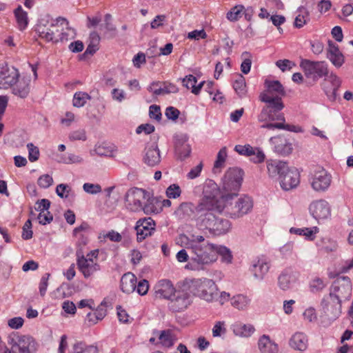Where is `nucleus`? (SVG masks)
<instances>
[{"label": "nucleus", "instance_id": "26", "mask_svg": "<svg viewBox=\"0 0 353 353\" xmlns=\"http://www.w3.org/2000/svg\"><path fill=\"white\" fill-rule=\"evenodd\" d=\"M270 141L274 145V151L279 154L288 155L293 150L292 143L283 137H271Z\"/></svg>", "mask_w": 353, "mask_h": 353}, {"label": "nucleus", "instance_id": "5", "mask_svg": "<svg viewBox=\"0 0 353 353\" xmlns=\"http://www.w3.org/2000/svg\"><path fill=\"white\" fill-rule=\"evenodd\" d=\"M214 248L213 243H201L199 246L193 245L191 248H188L192 255L187 267L192 270H199L203 265L214 262Z\"/></svg>", "mask_w": 353, "mask_h": 353}, {"label": "nucleus", "instance_id": "41", "mask_svg": "<svg viewBox=\"0 0 353 353\" xmlns=\"http://www.w3.org/2000/svg\"><path fill=\"white\" fill-rule=\"evenodd\" d=\"M30 92V80L23 79L12 88V93L21 98H26Z\"/></svg>", "mask_w": 353, "mask_h": 353}, {"label": "nucleus", "instance_id": "49", "mask_svg": "<svg viewBox=\"0 0 353 353\" xmlns=\"http://www.w3.org/2000/svg\"><path fill=\"white\" fill-rule=\"evenodd\" d=\"M233 88L240 97L245 94V80L243 75L238 74L236 79L234 82Z\"/></svg>", "mask_w": 353, "mask_h": 353}, {"label": "nucleus", "instance_id": "58", "mask_svg": "<svg viewBox=\"0 0 353 353\" xmlns=\"http://www.w3.org/2000/svg\"><path fill=\"white\" fill-rule=\"evenodd\" d=\"M70 191L71 188L68 184L65 183H61L58 185L56 188V193L59 197L62 199L68 198Z\"/></svg>", "mask_w": 353, "mask_h": 353}, {"label": "nucleus", "instance_id": "4", "mask_svg": "<svg viewBox=\"0 0 353 353\" xmlns=\"http://www.w3.org/2000/svg\"><path fill=\"white\" fill-rule=\"evenodd\" d=\"M188 286L194 296L208 302H212L219 297L217 286L212 279H194L190 280Z\"/></svg>", "mask_w": 353, "mask_h": 353}, {"label": "nucleus", "instance_id": "47", "mask_svg": "<svg viewBox=\"0 0 353 353\" xmlns=\"http://www.w3.org/2000/svg\"><path fill=\"white\" fill-rule=\"evenodd\" d=\"M299 12L300 13L295 18L294 26L301 28L309 20V12L303 7H300Z\"/></svg>", "mask_w": 353, "mask_h": 353}, {"label": "nucleus", "instance_id": "40", "mask_svg": "<svg viewBox=\"0 0 353 353\" xmlns=\"http://www.w3.org/2000/svg\"><path fill=\"white\" fill-rule=\"evenodd\" d=\"M142 210L146 214H158L161 212V201L156 198L148 199Z\"/></svg>", "mask_w": 353, "mask_h": 353}, {"label": "nucleus", "instance_id": "18", "mask_svg": "<svg viewBox=\"0 0 353 353\" xmlns=\"http://www.w3.org/2000/svg\"><path fill=\"white\" fill-rule=\"evenodd\" d=\"M11 341L12 347H17L20 353H34L37 350L35 341L31 336L14 334Z\"/></svg>", "mask_w": 353, "mask_h": 353}, {"label": "nucleus", "instance_id": "11", "mask_svg": "<svg viewBox=\"0 0 353 353\" xmlns=\"http://www.w3.org/2000/svg\"><path fill=\"white\" fill-rule=\"evenodd\" d=\"M169 300L168 307L170 310L175 312L183 311L192 302L190 294L184 290H177Z\"/></svg>", "mask_w": 353, "mask_h": 353}, {"label": "nucleus", "instance_id": "20", "mask_svg": "<svg viewBox=\"0 0 353 353\" xmlns=\"http://www.w3.org/2000/svg\"><path fill=\"white\" fill-rule=\"evenodd\" d=\"M234 150L241 155L250 157V160L255 163H259L264 161L265 154L259 148H253L250 145H236Z\"/></svg>", "mask_w": 353, "mask_h": 353}, {"label": "nucleus", "instance_id": "3", "mask_svg": "<svg viewBox=\"0 0 353 353\" xmlns=\"http://www.w3.org/2000/svg\"><path fill=\"white\" fill-rule=\"evenodd\" d=\"M215 194L205 195L203 197V204L201 205V212H199L195 218L196 226L199 230H208L209 232L214 226V221L216 216L213 211L215 209Z\"/></svg>", "mask_w": 353, "mask_h": 353}, {"label": "nucleus", "instance_id": "60", "mask_svg": "<svg viewBox=\"0 0 353 353\" xmlns=\"http://www.w3.org/2000/svg\"><path fill=\"white\" fill-rule=\"evenodd\" d=\"M37 183L41 188H48L52 184L53 179L50 175L44 174L39 178Z\"/></svg>", "mask_w": 353, "mask_h": 353}, {"label": "nucleus", "instance_id": "34", "mask_svg": "<svg viewBox=\"0 0 353 353\" xmlns=\"http://www.w3.org/2000/svg\"><path fill=\"white\" fill-rule=\"evenodd\" d=\"M210 233L219 236L228 233L231 229V223L228 219L217 216Z\"/></svg>", "mask_w": 353, "mask_h": 353}, {"label": "nucleus", "instance_id": "29", "mask_svg": "<svg viewBox=\"0 0 353 353\" xmlns=\"http://www.w3.org/2000/svg\"><path fill=\"white\" fill-rule=\"evenodd\" d=\"M263 124L261 126L262 128H267L269 130H285L290 132H301V128L299 126L285 124V119L284 120H274L268 121H262Z\"/></svg>", "mask_w": 353, "mask_h": 353}, {"label": "nucleus", "instance_id": "8", "mask_svg": "<svg viewBox=\"0 0 353 353\" xmlns=\"http://www.w3.org/2000/svg\"><path fill=\"white\" fill-rule=\"evenodd\" d=\"M352 283L348 276H341L335 280L330 287V294L342 302L349 300L352 295Z\"/></svg>", "mask_w": 353, "mask_h": 353}, {"label": "nucleus", "instance_id": "45", "mask_svg": "<svg viewBox=\"0 0 353 353\" xmlns=\"http://www.w3.org/2000/svg\"><path fill=\"white\" fill-rule=\"evenodd\" d=\"M159 340L163 346L170 347L174 345L175 337L172 330H165L160 332Z\"/></svg>", "mask_w": 353, "mask_h": 353}, {"label": "nucleus", "instance_id": "2", "mask_svg": "<svg viewBox=\"0 0 353 353\" xmlns=\"http://www.w3.org/2000/svg\"><path fill=\"white\" fill-rule=\"evenodd\" d=\"M223 210L232 219H239L249 213L253 207L252 200L248 196L239 197L236 192L222 196Z\"/></svg>", "mask_w": 353, "mask_h": 353}, {"label": "nucleus", "instance_id": "39", "mask_svg": "<svg viewBox=\"0 0 353 353\" xmlns=\"http://www.w3.org/2000/svg\"><path fill=\"white\" fill-rule=\"evenodd\" d=\"M88 47L84 52L83 55H93L99 49L100 37L97 32H92L90 34Z\"/></svg>", "mask_w": 353, "mask_h": 353}, {"label": "nucleus", "instance_id": "42", "mask_svg": "<svg viewBox=\"0 0 353 353\" xmlns=\"http://www.w3.org/2000/svg\"><path fill=\"white\" fill-rule=\"evenodd\" d=\"M214 261L216 260L217 255H220L222 261L226 263H230L232 260V255L229 248L223 245L214 244Z\"/></svg>", "mask_w": 353, "mask_h": 353}, {"label": "nucleus", "instance_id": "14", "mask_svg": "<svg viewBox=\"0 0 353 353\" xmlns=\"http://www.w3.org/2000/svg\"><path fill=\"white\" fill-rule=\"evenodd\" d=\"M332 182V176L323 168H318L312 178L311 185L316 192H325Z\"/></svg>", "mask_w": 353, "mask_h": 353}, {"label": "nucleus", "instance_id": "35", "mask_svg": "<svg viewBox=\"0 0 353 353\" xmlns=\"http://www.w3.org/2000/svg\"><path fill=\"white\" fill-rule=\"evenodd\" d=\"M258 346L261 353H277L278 346L270 336L263 334L259 339Z\"/></svg>", "mask_w": 353, "mask_h": 353}, {"label": "nucleus", "instance_id": "50", "mask_svg": "<svg viewBox=\"0 0 353 353\" xmlns=\"http://www.w3.org/2000/svg\"><path fill=\"white\" fill-rule=\"evenodd\" d=\"M318 228L314 227L312 228H294L290 229L291 233H295L299 235H303L307 237L308 239L312 240L314 234L317 232Z\"/></svg>", "mask_w": 353, "mask_h": 353}, {"label": "nucleus", "instance_id": "25", "mask_svg": "<svg viewBox=\"0 0 353 353\" xmlns=\"http://www.w3.org/2000/svg\"><path fill=\"white\" fill-rule=\"evenodd\" d=\"M280 184L284 190L296 188L299 183V174L296 170L290 169L280 176Z\"/></svg>", "mask_w": 353, "mask_h": 353}, {"label": "nucleus", "instance_id": "23", "mask_svg": "<svg viewBox=\"0 0 353 353\" xmlns=\"http://www.w3.org/2000/svg\"><path fill=\"white\" fill-rule=\"evenodd\" d=\"M326 57L337 68H341L345 62L344 55L340 51L339 46L332 41H328Z\"/></svg>", "mask_w": 353, "mask_h": 353}, {"label": "nucleus", "instance_id": "28", "mask_svg": "<svg viewBox=\"0 0 353 353\" xmlns=\"http://www.w3.org/2000/svg\"><path fill=\"white\" fill-rule=\"evenodd\" d=\"M266 163L268 174L271 177H280L288 170L286 162L282 161L270 159L268 160Z\"/></svg>", "mask_w": 353, "mask_h": 353}, {"label": "nucleus", "instance_id": "13", "mask_svg": "<svg viewBox=\"0 0 353 353\" xmlns=\"http://www.w3.org/2000/svg\"><path fill=\"white\" fill-rule=\"evenodd\" d=\"M341 303L334 296L329 293L323 297L321 301V306L324 314L331 319H336L341 313Z\"/></svg>", "mask_w": 353, "mask_h": 353}, {"label": "nucleus", "instance_id": "6", "mask_svg": "<svg viewBox=\"0 0 353 353\" xmlns=\"http://www.w3.org/2000/svg\"><path fill=\"white\" fill-rule=\"evenodd\" d=\"M300 66L303 69L305 77L313 81H316L329 74L328 65L324 61H313L309 59H303L301 61Z\"/></svg>", "mask_w": 353, "mask_h": 353}, {"label": "nucleus", "instance_id": "36", "mask_svg": "<svg viewBox=\"0 0 353 353\" xmlns=\"http://www.w3.org/2000/svg\"><path fill=\"white\" fill-rule=\"evenodd\" d=\"M179 241L182 245L185 246V248H191L193 245H201V243H209L208 241H205V239L202 235H194L192 234L190 237H188L185 234H181L179 236Z\"/></svg>", "mask_w": 353, "mask_h": 353}, {"label": "nucleus", "instance_id": "64", "mask_svg": "<svg viewBox=\"0 0 353 353\" xmlns=\"http://www.w3.org/2000/svg\"><path fill=\"white\" fill-rule=\"evenodd\" d=\"M37 219L39 220V223L40 224L46 225L48 223H50L52 221L53 216L49 211H43L42 212H39L37 216Z\"/></svg>", "mask_w": 353, "mask_h": 353}, {"label": "nucleus", "instance_id": "30", "mask_svg": "<svg viewBox=\"0 0 353 353\" xmlns=\"http://www.w3.org/2000/svg\"><path fill=\"white\" fill-rule=\"evenodd\" d=\"M57 21L61 22V32L59 34L58 42H66L73 39L76 36V31L69 26V22L66 19L58 17Z\"/></svg>", "mask_w": 353, "mask_h": 353}, {"label": "nucleus", "instance_id": "57", "mask_svg": "<svg viewBox=\"0 0 353 353\" xmlns=\"http://www.w3.org/2000/svg\"><path fill=\"white\" fill-rule=\"evenodd\" d=\"M226 333V328L225 327L224 321H217L212 328V336L214 337L221 336L222 334Z\"/></svg>", "mask_w": 353, "mask_h": 353}, {"label": "nucleus", "instance_id": "56", "mask_svg": "<svg viewBox=\"0 0 353 353\" xmlns=\"http://www.w3.org/2000/svg\"><path fill=\"white\" fill-rule=\"evenodd\" d=\"M28 150V159L30 161L34 162L38 160L39 157V150L33 143H29L27 144Z\"/></svg>", "mask_w": 353, "mask_h": 353}, {"label": "nucleus", "instance_id": "53", "mask_svg": "<svg viewBox=\"0 0 353 353\" xmlns=\"http://www.w3.org/2000/svg\"><path fill=\"white\" fill-rule=\"evenodd\" d=\"M244 9L243 5L235 6L227 13V19L230 21H237L241 17V13Z\"/></svg>", "mask_w": 353, "mask_h": 353}, {"label": "nucleus", "instance_id": "55", "mask_svg": "<svg viewBox=\"0 0 353 353\" xmlns=\"http://www.w3.org/2000/svg\"><path fill=\"white\" fill-rule=\"evenodd\" d=\"M83 190L90 194H97L102 191L101 186L98 183H85L83 185Z\"/></svg>", "mask_w": 353, "mask_h": 353}, {"label": "nucleus", "instance_id": "10", "mask_svg": "<svg viewBox=\"0 0 353 353\" xmlns=\"http://www.w3.org/2000/svg\"><path fill=\"white\" fill-rule=\"evenodd\" d=\"M243 172L238 168L228 170L223 178V188L225 192H237L243 181Z\"/></svg>", "mask_w": 353, "mask_h": 353}, {"label": "nucleus", "instance_id": "22", "mask_svg": "<svg viewBox=\"0 0 353 353\" xmlns=\"http://www.w3.org/2000/svg\"><path fill=\"white\" fill-rule=\"evenodd\" d=\"M143 161L150 167H154L161 162L160 150L157 142L148 145L144 151Z\"/></svg>", "mask_w": 353, "mask_h": 353}, {"label": "nucleus", "instance_id": "63", "mask_svg": "<svg viewBox=\"0 0 353 353\" xmlns=\"http://www.w3.org/2000/svg\"><path fill=\"white\" fill-rule=\"evenodd\" d=\"M182 83L186 88L192 90L197 83V79L192 74H189L182 79Z\"/></svg>", "mask_w": 353, "mask_h": 353}, {"label": "nucleus", "instance_id": "51", "mask_svg": "<svg viewBox=\"0 0 353 353\" xmlns=\"http://www.w3.org/2000/svg\"><path fill=\"white\" fill-rule=\"evenodd\" d=\"M326 286L325 281L319 277L312 279L310 282V290L312 293H317L322 291Z\"/></svg>", "mask_w": 353, "mask_h": 353}, {"label": "nucleus", "instance_id": "24", "mask_svg": "<svg viewBox=\"0 0 353 353\" xmlns=\"http://www.w3.org/2000/svg\"><path fill=\"white\" fill-rule=\"evenodd\" d=\"M154 292L157 296L169 300L177 290L172 282L168 279H161L154 286Z\"/></svg>", "mask_w": 353, "mask_h": 353}, {"label": "nucleus", "instance_id": "43", "mask_svg": "<svg viewBox=\"0 0 353 353\" xmlns=\"http://www.w3.org/2000/svg\"><path fill=\"white\" fill-rule=\"evenodd\" d=\"M325 80L328 81L332 86V91L330 97L332 100H335L337 96V91L341 85L342 81L341 78L333 72H329V74L325 77Z\"/></svg>", "mask_w": 353, "mask_h": 353}, {"label": "nucleus", "instance_id": "61", "mask_svg": "<svg viewBox=\"0 0 353 353\" xmlns=\"http://www.w3.org/2000/svg\"><path fill=\"white\" fill-rule=\"evenodd\" d=\"M149 116L151 119L160 121L162 116L160 107L157 105H150L149 108Z\"/></svg>", "mask_w": 353, "mask_h": 353}, {"label": "nucleus", "instance_id": "12", "mask_svg": "<svg viewBox=\"0 0 353 353\" xmlns=\"http://www.w3.org/2000/svg\"><path fill=\"white\" fill-rule=\"evenodd\" d=\"M145 194V191L140 188H134L129 190L125 198L127 208L132 212L142 210Z\"/></svg>", "mask_w": 353, "mask_h": 353}, {"label": "nucleus", "instance_id": "9", "mask_svg": "<svg viewBox=\"0 0 353 353\" xmlns=\"http://www.w3.org/2000/svg\"><path fill=\"white\" fill-rule=\"evenodd\" d=\"M59 22L57 21V19H50L48 15H46L38 21L35 30L40 38L47 42H50L53 39V32L51 31V29H56V31L59 32L60 27L58 23Z\"/></svg>", "mask_w": 353, "mask_h": 353}, {"label": "nucleus", "instance_id": "44", "mask_svg": "<svg viewBox=\"0 0 353 353\" xmlns=\"http://www.w3.org/2000/svg\"><path fill=\"white\" fill-rule=\"evenodd\" d=\"M14 13L19 29L24 30L28 23V13L23 10L21 6H19Z\"/></svg>", "mask_w": 353, "mask_h": 353}, {"label": "nucleus", "instance_id": "27", "mask_svg": "<svg viewBox=\"0 0 353 353\" xmlns=\"http://www.w3.org/2000/svg\"><path fill=\"white\" fill-rule=\"evenodd\" d=\"M289 345L294 350L303 352L308 347V337L305 333L297 332L290 339Z\"/></svg>", "mask_w": 353, "mask_h": 353}, {"label": "nucleus", "instance_id": "48", "mask_svg": "<svg viewBox=\"0 0 353 353\" xmlns=\"http://www.w3.org/2000/svg\"><path fill=\"white\" fill-rule=\"evenodd\" d=\"M112 15L110 14H106L104 17V23L100 25L99 29L101 30L104 29L105 30V33H109L111 36H114L116 27L112 23Z\"/></svg>", "mask_w": 353, "mask_h": 353}, {"label": "nucleus", "instance_id": "15", "mask_svg": "<svg viewBox=\"0 0 353 353\" xmlns=\"http://www.w3.org/2000/svg\"><path fill=\"white\" fill-rule=\"evenodd\" d=\"M19 73L14 67H9L6 63L0 64V88L7 89L16 83Z\"/></svg>", "mask_w": 353, "mask_h": 353}, {"label": "nucleus", "instance_id": "1", "mask_svg": "<svg viewBox=\"0 0 353 353\" xmlns=\"http://www.w3.org/2000/svg\"><path fill=\"white\" fill-rule=\"evenodd\" d=\"M265 90L260 94L259 99L265 103L258 115L259 121L284 120V114L281 112L285 105L282 97L285 91L280 81L265 80Z\"/></svg>", "mask_w": 353, "mask_h": 353}, {"label": "nucleus", "instance_id": "21", "mask_svg": "<svg viewBox=\"0 0 353 353\" xmlns=\"http://www.w3.org/2000/svg\"><path fill=\"white\" fill-rule=\"evenodd\" d=\"M77 266L80 272L83 274L85 278H88L95 272L99 270V265L94 262L92 258H86L83 255L80 256L77 253Z\"/></svg>", "mask_w": 353, "mask_h": 353}, {"label": "nucleus", "instance_id": "46", "mask_svg": "<svg viewBox=\"0 0 353 353\" xmlns=\"http://www.w3.org/2000/svg\"><path fill=\"white\" fill-rule=\"evenodd\" d=\"M91 97L85 92H77L74 93L72 103L74 107L81 108L85 105Z\"/></svg>", "mask_w": 353, "mask_h": 353}, {"label": "nucleus", "instance_id": "54", "mask_svg": "<svg viewBox=\"0 0 353 353\" xmlns=\"http://www.w3.org/2000/svg\"><path fill=\"white\" fill-rule=\"evenodd\" d=\"M182 190L179 185L176 183L171 184L169 185L166 190L165 194L169 199H176L179 198L181 194Z\"/></svg>", "mask_w": 353, "mask_h": 353}, {"label": "nucleus", "instance_id": "62", "mask_svg": "<svg viewBox=\"0 0 353 353\" xmlns=\"http://www.w3.org/2000/svg\"><path fill=\"white\" fill-rule=\"evenodd\" d=\"M136 290L139 294L143 296L147 294L149 290V283L148 281L145 279L141 280L136 285Z\"/></svg>", "mask_w": 353, "mask_h": 353}, {"label": "nucleus", "instance_id": "17", "mask_svg": "<svg viewBox=\"0 0 353 353\" xmlns=\"http://www.w3.org/2000/svg\"><path fill=\"white\" fill-rule=\"evenodd\" d=\"M188 136L184 133L176 134L174 137L175 154L181 161L190 154L191 148L188 143Z\"/></svg>", "mask_w": 353, "mask_h": 353}, {"label": "nucleus", "instance_id": "33", "mask_svg": "<svg viewBox=\"0 0 353 353\" xmlns=\"http://www.w3.org/2000/svg\"><path fill=\"white\" fill-rule=\"evenodd\" d=\"M137 283L135 275L131 272H127L121 279V289L123 292L130 294L136 290Z\"/></svg>", "mask_w": 353, "mask_h": 353}, {"label": "nucleus", "instance_id": "32", "mask_svg": "<svg viewBox=\"0 0 353 353\" xmlns=\"http://www.w3.org/2000/svg\"><path fill=\"white\" fill-rule=\"evenodd\" d=\"M270 269V264L264 259L254 261L251 267V272L257 280H262Z\"/></svg>", "mask_w": 353, "mask_h": 353}, {"label": "nucleus", "instance_id": "38", "mask_svg": "<svg viewBox=\"0 0 353 353\" xmlns=\"http://www.w3.org/2000/svg\"><path fill=\"white\" fill-rule=\"evenodd\" d=\"M250 299L241 294L234 296L230 300L231 305L239 310H246L250 304Z\"/></svg>", "mask_w": 353, "mask_h": 353}, {"label": "nucleus", "instance_id": "16", "mask_svg": "<svg viewBox=\"0 0 353 353\" xmlns=\"http://www.w3.org/2000/svg\"><path fill=\"white\" fill-rule=\"evenodd\" d=\"M309 210L311 215L319 222L327 219L331 214L330 206L324 199L312 201L309 206Z\"/></svg>", "mask_w": 353, "mask_h": 353}, {"label": "nucleus", "instance_id": "19", "mask_svg": "<svg viewBox=\"0 0 353 353\" xmlns=\"http://www.w3.org/2000/svg\"><path fill=\"white\" fill-rule=\"evenodd\" d=\"M155 223L150 217L139 219L136 224L137 239L141 242L147 236H151L155 231Z\"/></svg>", "mask_w": 353, "mask_h": 353}, {"label": "nucleus", "instance_id": "37", "mask_svg": "<svg viewBox=\"0 0 353 353\" xmlns=\"http://www.w3.org/2000/svg\"><path fill=\"white\" fill-rule=\"evenodd\" d=\"M232 331L236 336L249 337L255 331L254 327L251 324H243L240 322L235 323L232 326Z\"/></svg>", "mask_w": 353, "mask_h": 353}, {"label": "nucleus", "instance_id": "59", "mask_svg": "<svg viewBox=\"0 0 353 353\" xmlns=\"http://www.w3.org/2000/svg\"><path fill=\"white\" fill-rule=\"evenodd\" d=\"M338 245L335 241L330 239H323L322 250L325 252H332L336 250Z\"/></svg>", "mask_w": 353, "mask_h": 353}, {"label": "nucleus", "instance_id": "52", "mask_svg": "<svg viewBox=\"0 0 353 353\" xmlns=\"http://www.w3.org/2000/svg\"><path fill=\"white\" fill-rule=\"evenodd\" d=\"M227 157L226 148H221L217 154V158L214 164L213 171L216 173L219 169L224 165L225 158Z\"/></svg>", "mask_w": 353, "mask_h": 353}, {"label": "nucleus", "instance_id": "31", "mask_svg": "<svg viewBox=\"0 0 353 353\" xmlns=\"http://www.w3.org/2000/svg\"><path fill=\"white\" fill-rule=\"evenodd\" d=\"M296 274L290 270L283 271L278 278V285L283 290L290 289L292 285L296 281Z\"/></svg>", "mask_w": 353, "mask_h": 353}, {"label": "nucleus", "instance_id": "7", "mask_svg": "<svg viewBox=\"0 0 353 353\" xmlns=\"http://www.w3.org/2000/svg\"><path fill=\"white\" fill-rule=\"evenodd\" d=\"M203 198L196 205L192 202L184 201L181 203L173 212V216L179 221H188L194 220L199 212H201Z\"/></svg>", "mask_w": 353, "mask_h": 353}]
</instances>
